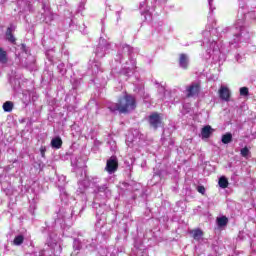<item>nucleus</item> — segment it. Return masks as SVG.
<instances>
[{
	"label": "nucleus",
	"instance_id": "obj_6",
	"mask_svg": "<svg viewBox=\"0 0 256 256\" xmlns=\"http://www.w3.org/2000/svg\"><path fill=\"white\" fill-rule=\"evenodd\" d=\"M218 93L222 101H229L231 99V91L229 90L228 87L221 86Z\"/></svg>",
	"mask_w": 256,
	"mask_h": 256
},
{
	"label": "nucleus",
	"instance_id": "obj_20",
	"mask_svg": "<svg viewBox=\"0 0 256 256\" xmlns=\"http://www.w3.org/2000/svg\"><path fill=\"white\" fill-rule=\"evenodd\" d=\"M21 51H23V53H28L29 50H27V45L25 44H21Z\"/></svg>",
	"mask_w": 256,
	"mask_h": 256
},
{
	"label": "nucleus",
	"instance_id": "obj_10",
	"mask_svg": "<svg viewBox=\"0 0 256 256\" xmlns=\"http://www.w3.org/2000/svg\"><path fill=\"white\" fill-rule=\"evenodd\" d=\"M51 145L54 149H61L63 147V140L60 137H56L51 140Z\"/></svg>",
	"mask_w": 256,
	"mask_h": 256
},
{
	"label": "nucleus",
	"instance_id": "obj_5",
	"mask_svg": "<svg viewBox=\"0 0 256 256\" xmlns=\"http://www.w3.org/2000/svg\"><path fill=\"white\" fill-rule=\"evenodd\" d=\"M13 24H11L5 32V37H6V41H8V43H11L12 45H17V38L15 37V35L13 34Z\"/></svg>",
	"mask_w": 256,
	"mask_h": 256
},
{
	"label": "nucleus",
	"instance_id": "obj_3",
	"mask_svg": "<svg viewBox=\"0 0 256 256\" xmlns=\"http://www.w3.org/2000/svg\"><path fill=\"white\" fill-rule=\"evenodd\" d=\"M201 93V84L193 83L186 88V97L191 99V97H198Z\"/></svg>",
	"mask_w": 256,
	"mask_h": 256
},
{
	"label": "nucleus",
	"instance_id": "obj_16",
	"mask_svg": "<svg viewBox=\"0 0 256 256\" xmlns=\"http://www.w3.org/2000/svg\"><path fill=\"white\" fill-rule=\"evenodd\" d=\"M0 63H7V52L0 47Z\"/></svg>",
	"mask_w": 256,
	"mask_h": 256
},
{
	"label": "nucleus",
	"instance_id": "obj_11",
	"mask_svg": "<svg viewBox=\"0 0 256 256\" xmlns=\"http://www.w3.org/2000/svg\"><path fill=\"white\" fill-rule=\"evenodd\" d=\"M218 227H227L229 223V218L227 216H221L216 219Z\"/></svg>",
	"mask_w": 256,
	"mask_h": 256
},
{
	"label": "nucleus",
	"instance_id": "obj_21",
	"mask_svg": "<svg viewBox=\"0 0 256 256\" xmlns=\"http://www.w3.org/2000/svg\"><path fill=\"white\" fill-rule=\"evenodd\" d=\"M41 155L42 157H45V149L41 148Z\"/></svg>",
	"mask_w": 256,
	"mask_h": 256
},
{
	"label": "nucleus",
	"instance_id": "obj_8",
	"mask_svg": "<svg viewBox=\"0 0 256 256\" xmlns=\"http://www.w3.org/2000/svg\"><path fill=\"white\" fill-rule=\"evenodd\" d=\"M202 139H209L213 135V128L210 125H206L201 130Z\"/></svg>",
	"mask_w": 256,
	"mask_h": 256
},
{
	"label": "nucleus",
	"instance_id": "obj_7",
	"mask_svg": "<svg viewBox=\"0 0 256 256\" xmlns=\"http://www.w3.org/2000/svg\"><path fill=\"white\" fill-rule=\"evenodd\" d=\"M179 66L182 69H188L189 68V58L187 57V54H180L179 56Z\"/></svg>",
	"mask_w": 256,
	"mask_h": 256
},
{
	"label": "nucleus",
	"instance_id": "obj_9",
	"mask_svg": "<svg viewBox=\"0 0 256 256\" xmlns=\"http://www.w3.org/2000/svg\"><path fill=\"white\" fill-rule=\"evenodd\" d=\"M190 235H192L195 241H201V238L203 237V230L199 228L193 229L190 231Z\"/></svg>",
	"mask_w": 256,
	"mask_h": 256
},
{
	"label": "nucleus",
	"instance_id": "obj_1",
	"mask_svg": "<svg viewBox=\"0 0 256 256\" xmlns=\"http://www.w3.org/2000/svg\"><path fill=\"white\" fill-rule=\"evenodd\" d=\"M108 109L111 113L118 111L120 114L129 115L131 111L137 109V98L133 94L125 92L123 96L118 98L117 103L109 106Z\"/></svg>",
	"mask_w": 256,
	"mask_h": 256
},
{
	"label": "nucleus",
	"instance_id": "obj_19",
	"mask_svg": "<svg viewBox=\"0 0 256 256\" xmlns=\"http://www.w3.org/2000/svg\"><path fill=\"white\" fill-rule=\"evenodd\" d=\"M197 191L201 193V195H205V186H198Z\"/></svg>",
	"mask_w": 256,
	"mask_h": 256
},
{
	"label": "nucleus",
	"instance_id": "obj_15",
	"mask_svg": "<svg viewBox=\"0 0 256 256\" xmlns=\"http://www.w3.org/2000/svg\"><path fill=\"white\" fill-rule=\"evenodd\" d=\"M25 241V237L23 235H18L14 238V245H23V242Z\"/></svg>",
	"mask_w": 256,
	"mask_h": 256
},
{
	"label": "nucleus",
	"instance_id": "obj_18",
	"mask_svg": "<svg viewBox=\"0 0 256 256\" xmlns=\"http://www.w3.org/2000/svg\"><path fill=\"white\" fill-rule=\"evenodd\" d=\"M240 153H241L242 157H247L249 155V148H247V147L242 148Z\"/></svg>",
	"mask_w": 256,
	"mask_h": 256
},
{
	"label": "nucleus",
	"instance_id": "obj_2",
	"mask_svg": "<svg viewBox=\"0 0 256 256\" xmlns=\"http://www.w3.org/2000/svg\"><path fill=\"white\" fill-rule=\"evenodd\" d=\"M148 123L150 127L157 130L159 127L163 126V119L161 118V114L158 112H154L148 116Z\"/></svg>",
	"mask_w": 256,
	"mask_h": 256
},
{
	"label": "nucleus",
	"instance_id": "obj_17",
	"mask_svg": "<svg viewBox=\"0 0 256 256\" xmlns=\"http://www.w3.org/2000/svg\"><path fill=\"white\" fill-rule=\"evenodd\" d=\"M240 95L242 97H247V95H249V88L247 87L240 88Z\"/></svg>",
	"mask_w": 256,
	"mask_h": 256
},
{
	"label": "nucleus",
	"instance_id": "obj_13",
	"mask_svg": "<svg viewBox=\"0 0 256 256\" xmlns=\"http://www.w3.org/2000/svg\"><path fill=\"white\" fill-rule=\"evenodd\" d=\"M218 185L221 189H227V187H229V180H227L225 176H221L219 178Z\"/></svg>",
	"mask_w": 256,
	"mask_h": 256
},
{
	"label": "nucleus",
	"instance_id": "obj_4",
	"mask_svg": "<svg viewBox=\"0 0 256 256\" xmlns=\"http://www.w3.org/2000/svg\"><path fill=\"white\" fill-rule=\"evenodd\" d=\"M117 169H119V160H117V157L112 156L106 162L105 171H107V173L111 174V173H115V171H117Z\"/></svg>",
	"mask_w": 256,
	"mask_h": 256
},
{
	"label": "nucleus",
	"instance_id": "obj_14",
	"mask_svg": "<svg viewBox=\"0 0 256 256\" xmlns=\"http://www.w3.org/2000/svg\"><path fill=\"white\" fill-rule=\"evenodd\" d=\"M3 109L6 113H11L13 111V102L11 101H6L3 104Z\"/></svg>",
	"mask_w": 256,
	"mask_h": 256
},
{
	"label": "nucleus",
	"instance_id": "obj_12",
	"mask_svg": "<svg viewBox=\"0 0 256 256\" xmlns=\"http://www.w3.org/2000/svg\"><path fill=\"white\" fill-rule=\"evenodd\" d=\"M222 143L224 145H229V143H231V141H233V134H231L230 132L222 135V139H221Z\"/></svg>",
	"mask_w": 256,
	"mask_h": 256
}]
</instances>
